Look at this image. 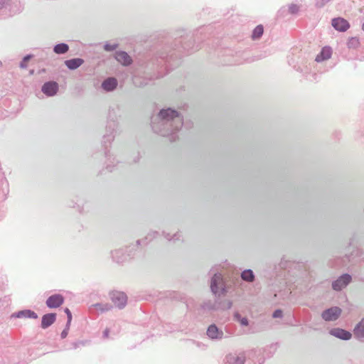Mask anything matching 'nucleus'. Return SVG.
<instances>
[{
	"label": "nucleus",
	"instance_id": "nucleus-1",
	"mask_svg": "<svg viewBox=\"0 0 364 364\" xmlns=\"http://www.w3.org/2000/svg\"><path fill=\"white\" fill-rule=\"evenodd\" d=\"M173 51L170 53H161L160 55L161 61L159 63H155L154 61L147 63V71L142 73L138 72L134 75L133 82L137 87H144L149 84V81L158 77V69L160 66L159 64L164 61L165 63H170L174 58L181 57L182 54H190L194 52L195 44L193 42H183L182 40H178L174 45Z\"/></svg>",
	"mask_w": 364,
	"mask_h": 364
},
{
	"label": "nucleus",
	"instance_id": "nucleus-2",
	"mask_svg": "<svg viewBox=\"0 0 364 364\" xmlns=\"http://www.w3.org/2000/svg\"><path fill=\"white\" fill-rule=\"evenodd\" d=\"M152 130L163 136H170V141L178 139L177 132L183 124V119L176 110L167 108L160 110L151 120Z\"/></svg>",
	"mask_w": 364,
	"mask_h": 364
},
{
	"label": "nucleus",
	"instance_id": "nucleus-3",
	"mask_svg": "<svg viewBox=\"0 0 364 364\" xmlns=\"http://www.w3.org/2000/svg\"><path fill=\"white\" fill-rule=\"evenodd\" d=\"M118 124L116 121V110L110 108L108 113V122L106 127V134L103 136L102 144L105 149L114 139V133L116 132Z\"/></svg>",
	"mask_w": 364,
	"mask_h": 364
},
{
	"label": "nucleus",
	"instance_id": "nucleus-4",
	"mask_svg": "<svg viewBox=\"0 0 364 364\" xmlns=\"http://www.w3.org/2000/svg\"><path fill=\"white\" fill-rule=\"evenodd\" d=\"M210 289L215 296H220L225 294L227 290L223 280V277L220 273H215L210 280Z\"/></svg>",
	"mask_w": 364,
	"mask_h": 364
},
{
	"label": "nucleus",
	"instance_id": "nucleus-5",
	"mask_svg": "<svg viewBox=\"0 0 364 364\" xmlns=\"http://www.w3.org/2000/svg\"><path fill=\"white\" fill-rule=\"evenodd\" d=\"M159 235V232L156 231H153L149 232L144 239L136 240V243L128 247H126L124 249L125 252L128 253L131 252L133 255L132 257L135 255V252L139 249V247L141 245H146L151 240L156 237Z\"/></svg>",
	"mask_w": 364,
	"mask_h": 364
},
{
	"label": "nucleus",
	"instance_id": "nucleus-6",
	"mask_svg": "<svg viewBox=\"0 0 364 364\" xmlns=\"http://www.w3.org/2000/svg\"><path fill=\"white\" fill-rule=\"evenodd\" d=\"M110 299L119 309H124L127 303V296L123 291H113L110 293Z\"/></svg>",
	"mask_w": 364,
	"mask_h": 364
},
{
	"label": "nucleus",
	"instance_id": "nucleus-7",
	"mask_svg": "<svg viewBox=\"0 0 364 364\" xmlns=\"http://www.w3.org/2000/svg\"><path fill=\"white\" fill-rule=\"evenodd\" d=\"M245 360L246 353L245 351H236L225 356V364H245Z\"/></svg>",
	"mask_w": 364,
	"mask_h": 364
},
{
	"label": "nucleus",
	"instance_id": "nucleus-8",
	"mask_svg": "<svg viewBox=\"0 0 364 364\" xmlns=\"http://www.w3.org/2000/svg\"><path fill=\"white\" fill-rule=\"evenodd\" d=\"M342 310L338 306H332L321 313V318L325 321H335L341 316Z\"/></svg>",
	"mask_w": 364,
	"mask_h": 364
},
{
	"label": "nucleus",
	"instance_id": "nucleus-9",
	"mask_svg": "<svg viewBox=\"0 0 364 364\" xmlns=\"http://www.w3.org/2000/svg\"><path fill=\"white\" fill-rule=\"evenodd\" d=\"M206 335L212 341H220L225 337L223 330L214 323L208 327Z\"/></svg>",
	"mask_w": 364,
	"mask_h": 364
},
{
	"label": "nucleus",
	"instance_id": "nucleus-10",
	"mask_svg": "<svg viewBox=\"0 0 364 364\" xmlns=\"http://www.w3.org/2000/svg\"><path fill=\"white\" fill-rule=\"evenodd\" d=\"M58 90V83L53 80L46 82L41 87L42 92L48 97L55 96Z\"/></svg>",
	"mask_w": 364,
	"mask_h": 364
},
{
	"label": "nucleus",
	"instance_id": "nucleus-11",
	"mask_svg": "<svg viewBox=\"0 0 364 364\" xmlns=\"http://www.w3.org/2000/svg\"><path fill=\"white\" fill-rule=\"evenodd\" d=\"M351 280L352 277L349 274H343L332 282V288L333 290L341 291L342 289L345 288Z\"/></svg>",
	"mask_w": 364,
	"mask_h": 364
},
{
	"label": "nucleus",
	"instance_id": "nucleus-12",
	"mask_svg": "<svg viewBox=\"0 0 364 364\" xmlns=\"http://www.w3.org/2000/svg\"><path fill=\"white\" fill-rule=\"evenodd\" d=\"M132 255L131 252L126 253L124 248L114 250L111 252L113 261L119 264L124 262L128 258L132 257Z\"/></svg>",
	"mask_w": 364,
	"mask_h": 364
},
{
	"label": "nucleus",
	"instance_id": "nucleus-13",
	"mask_svg": "<svg viewBox=\"0 0 364 364\" xmlns=\"http://www.w3.org/2000/svg\"><path fill=\"white\" fill-rule=\"evenodd\" d=\"M65 299L63 295L60 294H55L50 296L46 304L49 309H56L60 307L64 303Z\"/></svg>",
	"mask_w": 364,
	"mask_h": 364
},
{
	"label": "nucleus",
	"instance_id": "nucleus-14",
	"mask_svg": "<svg viewBox=\"0 0 364 364\" xmlns=\"http://www.w3.org/2000/svg\"><path fill=\"white\" fill-rule=\"evenodd\" d=\"M332 26L341 32L346 31L350 28V24L346 19L338 17L332 19Z\"/></svg>",
	"mask_w": 364,
	"mask_h": 364
},
{
	"label": "nucleus",
	"instance_id": "nucleus-15",
	"mask_svg": "<svg viewBox=\"0 0 364 364\" xmlns=\"http://www.w3.org/2000/svg\"><path fill=\"white\" fill-rule=\"evenodd\" d=\"M329 333L338 338L343 341H348L351 338L352 334L350 331L340 328H333L330 330Z\"/></svg>",
	"mask_w": 364,
	"mask_h": 364
},
{
	"label": "nucleus",
	"instance_id": "nucleus-16",
	"mask_svg": "<svg viewBox=\"0 0 364 364\" xmlns=\"http://www.w3.org/2000/svg\"><path fill=\"white\" fill-rule=\"evenodd\" d=\"M33 318L36 319L38 318V314L31 310V309H24L21 311H18L16 312L13 313L11 315V318Z\"/></svg>",
	"mask_w": 364,
	"mask_h": 364
},
{
	"label": "nucleus",
	"instance_id": "nucleus-17",
	"mask_svg": "<svg viewBox=\"0 0 364 364\" xmlns=\"http://www.w3.org/2000/svg\"><path fill=\"white\" fill-rule=\"evenodd\" d=\"M117 85V80L115 77H109L103 80L101 87L105 91L109 92L114 91Z\"/></svg>",
	"mask_w": 364,
	"mask_h": 364
},
{
	"label": "nucleus",
	"instance_id": "nucleus-18",
	"mask_svg": "<svg viewBox=\"0 0 364 364\" xmlns=\"http://www.w3.org/2000/svg\"><path fill=\"white\" fill-rule=\"evenodd\" d=\"M56 316L57 315L55 313H48L44 314L41 318V327L43 329H46L50 327L56 321Z\"/></svg>",
	"mask_w": 364,
	"mask_h": 364
},
{
	"label": "nucleus",
	"instance_id": "nucleus-19",
	"mask_svg": "<svg viewBox=\"0 0 364 364\" xmlns=\"http://www.w3.org/2000/svg\"><path fill=\"white\" fill-rule=\"evenodd\" d=\"M115 59L124 65H129L132 63L131 57L125 51H117Z\"/></svg>",
	"mask_w": 364,
	"mask_h": 364
},
{
	"label": "nucleus",
	"instance_id": "nucleus-20",
	"mask_svg": "<svg viewBox=\"0 0 364 364\" xmlns=\"http://www.w3.org/2000/svg\"><path fill=\"white\" fill-rule=\"evenodd\" d=\"M332 50L329 46L323 47L321 52L316 55L315 60L316 62H322L326 60L331 57Z\"/></svg>",
	"mask_w": 364,
	"mask_h": 364
},
{
	"label": "nucleus",
	"instance_id": "nucleus-21",
	"mask_svg": "<svg viewBox=\"0 0 364 364\" xmlns=\"http://www.w3.org/2000/svg\"><path fill=\"white\" fill-rule=\"evenodd\" d=\"M83 63H84V60L82 58H72V59L66 60L65 61V65L70 70H74L78 68Z\"/></svg>",
	"mask_w": 364,
	"mask_h": 364
},
{
	"label": "nucleus",
	"instance_id": "nucleus-22",
	"mask_svg": "<svg viewBox=\"0 0 364 364\" xmlns=\"http://www.w3.org/2000/svg\"><path fill=\"white\" fill-rule=\"evenodd\" d=\"M16 0H0V10L7 14V11H14V4Z\"/></svg>",
	"mask_w": 364,
	"mask_h": 364
},
{
	"label": "nucleus",
	"instance_id": "nucleus-23",
	"mask_svg": "<svg viewBox=\"0 0 364 364\" xmlns=\"http://www.w3.org/2000/svg\"><path fill=\"white\" fill-rule=\"evenodd\" d=\"M69 50V46L65 43H60L54 46L53 52L58 55L66 53Z\"/></svg>",
	"mask_w": 364,
	"mask_h": 364
},
{
	"label": "nucleus",
	"instance_id": "nucleus-24",
	"mask_svg": "<svg viewBox=\"0 0 364 364\" xmlns=\"http://www.w3.org/2000/svg\"><path fill=\"white\" fill-rule=\"evenodd\" d=\"M96 311L100 313H105L112 309V305L109 303H97L93 305Z\"/></svg>",
	"mask_w": 364,
	"mask_h": 364
},
{
	"label": "nucleus",
	"instance_id": "nucleus-25",
	"mask_svg": "<svg viewBox=\"0 0 364 364\" xmlns=\"http://www.w3.org/2000/svg\"><path fill=\"white\" fill-rule=\"evenodd\" d=\"M264 33V27L262 24L257 25L252 31L251 38L254 41L261 38Z\"/></svg>",
	"mask_w": 364,
	"mask_h": 364
},
{
	"label": "nucleus",
	"instance_id": "nucleus-26",
	"mask_svg": "<svg viewBox=\"0 0 364 364\" xmlns=\"http://www.w3.org/2000/svg\"><path fill=\"white\" fill-rule=\"evenodd\" d=\"M354 333L358 338H364V318L355 326Z\"/></svg>",
	"mask_w": 364,
	"mask_h": 364
},
{
	"label": "nucleus",
	"instance_id": "nucleus-27",
	"mask_svg": "<svg viewBox=\"0 0 364 364\" xmlns=\"http://www.w3.org/2000/svg\"><path fill=\"white\" fill-rule=\"evenodd\" d=\"M242 280L247 282H252L255 280V274L252 269H245L241 273Z\"/></svg>",
	"mask_w": 364,
	"mask_h": 364
},
{
	"label": "nucleus",
	"instance_id": "nucleus-28",
	"mask_svg": "<svg viewBox=\"0 0 364 364\" xmlns=\"http://www.w3.org/2000/svg\"><path fill=\"white\" fill-rule=\"evenodd\" d=\"M234 319L240 323L242 326H247L249 325V320L246 317H242L240 313L235 312L233 315Z\"/></svg>",
	"mask_w": 364,
	"mask_h": 364
},
{
	"label": "nucleus",
	"instance_id": "nucleus-29",
	"mask_svg": "<svg viewBox=\"0 0 364 364\" xmlns=\"http://www.w3.org/2000/svg\"><path fill=\"white\" fill-rule=\"evenodd\" d=\"M360 42L358 38L352 37L348 39L347 46L349 48H356L359 46Z\"/></svg>",
	"mask_w": 364,
	"mask_h": 364
},
{
	"label": "nucleus",
	"instance_id": "nucleus-30",
	"mask_svg": "<svg viewBox=\"0 0 364 364\" xmlns=\"http://www.w3.org/2000/svg\"><path fill=\"white\" fill-rule=\"evenodd\" d=\"M33 58V55L31 54H28L26 55H25L22 60L19 63V67L22 69H26L27 68L28 65H27V63Z\"/></svg>",
	"mask_w": 364,
	"mask_h": 364
},
{
	"label": "nucleus",
	"instance_id": "nucleus-31",
	"mask_svg": "<svg viewBox=\"0 0 364 364\" xmlns=\"http://www.w3.org/2000/svg\"><path fill=\"white\" fill-rule=\"evenodd\" d=\"M105 156H106V158H107V166H106V168H107L109 171L112 172V170H113V169H112V166H112L111 164H112L113 162L111 161V156L109 155V151H107V150H105Z\"/></svg>",
	"mask_w": 364,
	"mask_h": 364
},
{
	"label": "nucleus",
	"instance_id": "nucleus-32",
	"mask_svg": "<svg viewBox=\"0 0 364 364\" xmlns=\"http://www.w3.org/2000/svg\"><path fill=\"white\" fill-rule=\"evenodd\" d=\"M201 307H202V309H203L205 310L212 311V310L215 309V304L214 303L211 302L210 301H208L204 302L202 304Z\"/></svg>",
	"mask_w": 364,
	"mask_h": 364
},
{
	"label": "nucleus",
	"instance_id": "nucleus-33",
	"mask_svg": "<svg viewBox=\"0 0 364 364\" xmlns=\"http://www.w3.org/2000/svg\"><path fill=\"white\" fill-rule=\"evenodd\" d=\"M299 6L295 4H291L288 7L289 13L291 14H296L299 11Z\"/></svg>",
	"mask_w": 364,
	"mask_h": 364
},
{
	"label": "nucleus",
	"instance_id": "nucleus-34",
	"mask_svg": "<svg viewBox=\"0 0 364 364\" xmlns=\"http://www.w3.org/2000/svg\"><path fill=\"white\" fill-rule=\"evenodd\" d=\"M163 234L164 235V237L166 238L168 240H173V241H177L179 240L181 235L177 232L174 234L172 237H171L169 233H166L165 232H163Z\"/></svg>",
	"mask_w": 364,
	"mask_h": 364
},
{
	"label": "nucleus",
	"instance_id": "nucleus-35",
	"mask_svg": "<svg viewBox=\"0 0 364 364\" xmlns=\"http://www.w3.org/2000/svg\"><path fill=\"white\" fill-rule=\"evenodd\" d=\"M117 47H118V44L117 43L111 44V43H106L104 45L105 50L109 51V52L114 50Z\"/></svg>",
	"mask_w": 364,
	"mask_h": 364
},
{
	"label": "nucleus",
	"instance_id": "nucleus-36",
	"mask_svg": "<svg viewBox=\"0 0 364 364\" xmlns=\"http://www.w3.org/2000/svg\"><path fill=\"white\" fill-rule=\"evenodd\" d=\"M283 316V311L281 309H276L272 314L273 318H282Z\"/></svg>",
	"mask_w": 364,
	"mask_h": 364
},
{
	"label": "nucleus",
	"instance_id": "nucleus-37",
	"mask_svg": "<svg viewBox=\"0 0 364 364\" xmlns=\"http://www.w3.org/2000/svg\"><path fill=\"white\" fill-rule=\"evenodd\" d=\"M64 311L67 315V318H69V320H72V314L70 309L68 308H65Z\"/></svg>",
	"mask_w": 364,
	"mask_h": 364
},
{
	"label": "nucleus",
	"instance_id": "nucleus-38",
	"mask_svg": "<svg viewBox=\"0 0 364 364\" xmlns=\"http://www.w3.org/2000/svg\"><path fill=\"white\" fill-rule=\"evenodd\" d=\"M109 333V328H105V331H103V334H102L103 338H108Z\"/></svg>",
	"mask_w": 364,
	"mask_h": 364
},
{
	"label": "nucleus",
	"instance_id": "nucleus-39",
	"mask_svg": "<svg viewBox=\"0 0 364 364\" xmlns=\"http://www.w3.org/2000/svg\"><path fill=\"white\" fill-rule=\"evenodd\" d=\"M68 334V331L63 329V331L60 333L61 338H65Z\"/></svg>",
	"mask_w": 364,
	"mask_h": 364
},
{
	"label": "nucleus",
	"instance_id": "nucleus-40",
	"mask_svg": "<svg viewBox=\"0 0 364 364\" xmlns=\"http://www.w3.org/2000/svg\"><path fill=\"white\" fill-rule=\"evenodd\" d=\"M71 321L72 320H69V318L67 320V323H66V325H65V327L64 329H65V330L69 331V328H70Z\"/></svg>",
	"mask_w": 364,
	"mask_h": 364
},
{
	"label": "nucleus",
	"instance_id": "nucleus-41",
	"mask_svg": "<svg viewBox=\"0 0 364 364\" xmlns=\"http://www.w3.org/2000/svg\"><path fill=\"white\" fill-rule=\"evenodd\" d=\"M71 321L72 320H69V318L67 320V323H66V325H65V327L64 329H65V330L69 331V328H70Z\"/></svg>",
	"mask_w": 364,
	"mask_h": 364
},
{
	"label": "nucleus",
	"instance_id": "nucleus-42",
	"mask_svg": "<svg viewBox=\"0 0 364 364\" xmlns=\"http://www.w3.org/2000/svg\"><path fill=\"white\" fill-rule=\"evenodd\" d=\"M6 15L3 11L0 10V19L3 16Z\"/></svg>",
	"mask_w": 364,
	"mask_h": 364
},
{
	"label": "nucleus",
	"instance_id": "nucleus-43",
	"mask_svg": "<svg viewBox=\"0 0 364 364\" xmlns=\"http://www.w3.org/2000/svg\"><path fill=\"white\" fill-rule=\"evenodd\" d=\"M231 306H232V302L229 301L228 302V306H227V307H228V309H230V308H231Z\"/></svg>",
	"mask_w": 364,
	"mask_h": 364
},
{
	"label": "nucleus",
	"instance_id": "nucleus-44",
	"mask_svg": "<svg viewBox=\"0 0 364 364\" xmlns=\"http://www.w3.org/2000/svg\"><path fill=\"white\" fill-rule=\"evenodd\" d=\"M280 266L282 268H286V266L284 264L283 262L282 261L281 263H280Z\"/></svg>",
	"mask_w": 364,
	"mask_h": 364
},
{
	"label": "nucleus",
	"instance_id": "nucleus-45",
	"mask_svg": "<svg viewBox=\"0 0 364 364\" xmlns=\"http://www.w3.org/2000/svg\"><path fill=\"white\" fill-rule=\"evenodd\" d=\"M78 346V344L77 343H74V348H76Z\"/></svg>",
	"mask_w": 364,
	"mask_h": 364
},
{
	"label": "nucleus",
	"instance_id": "nucleus-46",
	"mask_svg": "<svg viewBox=\"0 0 364 364\" xmlns=\"http://www.w3.org/2000/svg\"><path fill=\"white\" fill-rule=\"evenodd\" d=\"M195 343L197 344L198 346H200V344L198 342H195Z\"/></svg>",
	"mask_w": 364,
	"mask_h": 364
},
{
	"label": "nucleus",
	"instance_id": "nucleus-47",
	"mask_svg": "<svg viewBox=\"0 0 364 364\" xmlns=\"http://www.w3.org/2000/svg\"><path fill=\"white\" fill-rule=\"evenodd\" d=\"M2 66V63L0 61V68Z\"/></svg>",
	"mask_w": 364,
	"mask_h": 364
}]
</instances>
